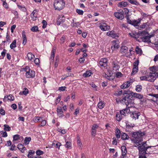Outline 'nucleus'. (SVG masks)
<instances>
[{"mask_svg":"<svg viewBox=\"0 0 158 158\" xmlns=\"http://www.w3.org/2000/svg\"><path fill=\"white\" fill-rule=\"evenodd\" d=\"M151 37V35L144 36L141 37V39L143 42L149 43L151 42L150 38Z\"/></svg>","mask_w":158,"mask_h":158,"instance_id":"nucleus-13","label":"nucleus"},{"mask_svg":"<svg viewBox=\"0 0 158 158\" xmlns=\"http://www.w3.org/2000/svg\"><path fill=\"white\" fill-rule=\"evenodd\" d=\"M65 39L66 37L65 35H63L61 37L60 39V41L61 42L60 43L61 44H63L64 43Z\"/></svg>","mask_w":158,"mask_h":158,"instance_id":"nucleus-54","label":"nucleus"},{"mask_svg":"<svg viewBox=\"0 0 158 158\" xmlns=\"http://www.w3.org/2000/svg\"><path fill=\"white\" fill-rule=\"evenodd\" d=\"M127 5L128 4L127 2L122 1L118 3V6L120 7H122L127 6Z\"/></svg>","mask_w":158,"mask_h":158,"instance_id":"nucleus-31","label":"nucleus"},{"mask_svg":"<svg viewBox=\"0 0 158 158\" xmlns=\"http://www.w3.org/2000/svg\"><path fill=\"white\" fill-rule=\"evenodd\" d=\"M123 118L122 115L121 114L120 112L117 113L116 115V118L117 120L118 121H120Z\"/></svg>","mask_w":158,"mask_h":158,"instance_id":"nucleus-35","label":"nucleus"},{"mask_svg":"<svg viewBox=\"0 0 158 158\" xmlns=\"http://www.w3.org/2000/svg\"><path fill=\"white\" fill-rule=\"evenodd\" d=\"M114 15L116 18L120 20H122L124 18V12L122 10L114 13Z\"/></svg>","mask_w":158,"mask_h":158,"instance_id":"nucleus-8","label":"nucleus"},{"mask_svg":"<svg viewBox=\"0 0 158 158\" xmlns=\"http://www.w3.org/2000/svg\"><path fill=\"white\" fill-rule=\"evenodd\" d=\"M4 130L7 131H9L10 130V127L8 125L5 124L4 125Z\"/></svg>","mask_w":158,"mask_h":158,"instance_id":"nucleus-49","label":"nucleus"},{"mask_svg":"<svg viewBox=\"0 0 158 158\" xmlns=\"http://www.w3.org/2000/svg\"><path fill=\"white\" fill-rule=\"evenodd\" d=\"M132 95L135 98H138L139 99H142L143 98V96L142 95L136 93H132Z\"/></svg>","mask_w":158,"mask_h":158,"instance_id":"nucleus-25","label":"nucleus"},{"mask_svg":"<svg viewBox=\"0 0 158 158\" xmlns=\"http://www.w3.org/2000/svg\"><path fill=\"white\" fill-rule=\"evenodd\" d=\"M31 137H26L24 139V143L26 144H28L31 141Z\"/></svg>","mask_w":158,"mask_h":158,"instance_id":"nucleus-43","label":"nucleus"},{"mask_svg":"<svg viewBox=\"0 0 158 158\" xmlns=\"http://www.w3.org/2000/svg\"><path fill=\"white\" fill-rule=\"evenodd\" d=\"M66 87L65 86L59 87L58 90L60 91H64L65 90Z\"/></svg>","mask_w":158,"mask_h":158,"instance_id":"nucleus-60","label":"nucleus"},{"mask_svg":"<svg viewBox=\"0 0 158 158\" xmlns=\"http://www.w3.org/2000/svg\"><path fill=\"white\" fill-rule=\"evenodd\" d=\"M41 124L40 125V126H41L43 127L45 125L46 122V121L45 120H43V119H42V120L41 121Z\"/></svg>","mask_w":158,"mask_h":158,"instance_id":"nucleus-61","label":"nucleus"},{"mask_svg":"<svg viewBox=\"0 0 158 158\" xmlns=\"http://www.w3.org/2000/svg\"><path fill=\"white\" fill-rule=\"evenodd\" d=\"M59 61V58L58 57L56 56V60L54 63V66L56 68L58 66V64Z\"/></svg>","mask_w":158,"mask_h":158,"instance_id":"nucleus-44","label":"nucleus"},{"mask_svg":"<svg viewBox=\"0 0 158 158\" xmlns=\"http://www.w3.org/2000/svg\"><path fill=\"white\" fill-rule=\"evenodd\" d=\"M144 132L140 131L134 132L132 133L131 140L138 146L140 145L143 141V136L144 135Z\"/></svg>","mask_w":158,"mask_h":158,"instance_id":"nucleus-2","label":"nucleus"},{"mask_svg":"<svg viewBox=\"0 0 158 158\" xmlns=\"http://www.w3.org/2000/svg\"><path fill=\"white\" fill-rule=\"evenodd\" d=\"M140 79L141 81H147V75H143L140 77Z\"/></svg>","mask_w":158,"mask_h":158,"instance_id":"nucleus-50","label":"nucleus"},{"mask_svg":"<svg viewBox=\"0 0 158 158\" xmlns=\"http://www.w3.org/2000/svg\"><path fill=\"white\" fill-rule=\"evenodd\" d=\"M146 142H143L142 145L138 147L139 152V158H146L145 156L146 154H147L146 151L150 147L146 146Z\"/></svg>","mask_w":158,"mask_h":158,"instance_id":"nucleus-3","label":"nucleus"},{"mask_svg":"<svg viewBox=\"0 0 158 158\" xmlns=\"http://www.w3.org/2000/svg\"><path fill=\"white\" fill-rule=\"evenodd\" d=\"M52 145V146L59 149L61 145V143H60L56 142L55 143H53Z\"/></svg>","mask_w":158,"mask_h":158,"instance_id":"nucleus-39","label":"nucleus"},{"mask_svg":"<svg viewBox=\"0 0 158 158\" xmlns=\"http://www.w3.org/2000/svg\"><path fill=\"white\" fill-rule=\"evenodd\" d=\"M112 66L113 70L117 71L118 70L119 66L118 63L115 62H113L112 63Z\"/></svg>","mask_w":158,"mask_h":158,"instance_id":"nucleus-24","label":"nucleus"},{"mask_svg":"<svg viewBox=\"0 0 158 158\" xmlns=\"http://www.w3.org/2000/svg\"><path fill=\"white\" fill-rule=\"evenodd\" d=\"M135 50L136 53L139 54L140 56L143 53L141 49L139 46L136 47Z\"/></svg>","mask_w":158,"mask_h":158,"instance_id":"nucleus-34","label":"nucleus"},{"mask_svg":"<svg viewBox=\"0 0 158 158\" xmlns=\"http://www.w3.org/2000/svg\"><path fill=\"white\" fill-rule=\"evenodd\" d=\"M115 136L117 139H119L121 136V132L120 130L117 128L115 130Z\"/></svg>","mask_w":158,"mask_h":158,"instance_id":"nucleus-36","label":"nucleus"},{"mask_svg":"<svg viewBox=\"0 0 158 158\" xmlns=\"http://www.w3.org/2000/svg\"><path fill=\"white\" fill-rule=\"evenodd\" d=\"M6 42H7L9 43L10 42V37L8 33H7V34H6Z\"/></svg>","mask_w":158,"mask_h":158,"instance_id":"nucleus-63","label":"nucleus"},{"mask_svg":"<svg viewBox=\"0 0 158 158\" xmlns=\"http://www.w3.org/2000/svg\"><path fill=\"white\" fill-rule=\"evenodd\" d=\"M28 153L27 155V156L28 158H32L33 157V155L35 153V152L34 151L32 150H29L28 151Z\"/></svg>","mask_w":158,"mask_h":158,"instance_id":"nucleus-29","label":"nucleus"},{"mask_svg":"<svg viewBox=\"0 0 158 158\" xmlns=\"http://www.w3.org/2000/svg\"><path fill=\"white\" fill-rule=\"evenodd\" d=\"M29 91L27 88H24L23 91V93L25 95H26L28 93Z\"/></svg>","mask_w":158,"mask_h":158,"instance_id":"nucleus-58","label":"nucleus"},{"mask_svg":"<svg viewBox=\"0 0 158 158\" xmlns=\"http://www.w3.org/2000/svg\"><path fill=\"white\" fill-rule=\"evenodd\" d=\"M43 26L42 27L43 28H45L46 27L47 25V23L46 21L45 20H43L42 21Z\"/></svg>","mask_w":158,"mask_h":158,"instance_id":"nucleus-62","label":"nucleus"},{"mask_svg":"<svg viewBox=\"0 0 158 158\" xmlns=\"http://www.w3.org/2000/svg\"><path fill=\"white\" fill-rule=\"evenodd\" d=\"M20 136L19 135H15L13 136V142H14L15 141L18 140L20 139Z\"/></svg>","mask_w":158,"mask_h":158,"instance_id":"nucleus-41","label":"nucleus"},{"mask_svg":"<svg viewBox=\"0 0 158 158\" xmlns=\"http://www.w3.org/2000/svg\"><path fill=\"white\" fill-rule=\"evenodd\" d=\"M56 51V50L55 49H54V48L52 49V51L51 55L50 58V61H51L53 62V61Z\"/></svg>","mask_w":158,"mask_h":158,"instance_id":"nucleus-32","label":"nucleus"},{"mask_svg":"<svg viewBox=\"0 0 158 158\" xmlns=\"http://www.w3.org/2000/svg\"><path fill=\"white\" fill-rule=\"evenodd\" d=\"M123 91L121 89H118L117 90L114 92V94L116 96H120L122 94Z\"/></svg>","mask_w":158,"mask_h":158,"instance_id":"nucleus-28","label":"nucleus"},{"mask_svg":"<svg viewBox=\"0 0 158 158\" xmlns=\"http://www.w3.org/2000/svg\"><path fill=\"white\" fill-rule=\"evenodd\" d=\"M141 20V19H139L137 20H132V22L131 25L134 26L135 27H138L139 26V24L140 23Z\"/></svg>","mask_w":158,"mask_h":158,"instance_id":"nucleus-18","label":"nucleus"},{"mask_svg":"<svg viewBox=\"0 0 158 158\" xmlns=\"http://www.w3.org/2000/svg\"><path fill=\"white\" fill-rule=\"evenodd\" d=\"M100 28L103 31H106L109 30L110 29V27L105 23H104L103 25H101L99 26Z\"/></svg>","mask_w":158,"mask_h":158,"instance_id":"nucleus-17","label":"nucleus"},{"mask_svg":"<svg viewBox=\"0 0 158 158\" xmlns=\"http://www.w3.org/2000/svg\"><path fill=\"white\" fill-rule=\"evenodd\" d=\"M154 69V67H152L151 69L152 72L148 73L147 74L148 81L154 82L156 79V73L155 72L153 71Z\"/></svg>","mask_w":158,"mask_h":158,"instance_id":"nucleus-5","label":"nucleus"},{"mask_svg":"<svg viewBox=\"0 0 158 158\" xmlns=\"http://www.w3.org/2000/svg\"><path fill=\"white\" fill-rule=\"evenodd\" d=\"M92 73L90 70L86 71L85 73L83 74V76L85 77H88L91 76Z\"/></svg>","mask_w":158,"mask_h":158,"instance_id":"nucleus-40","label":"nucleus"},{"mask_svg":"<svg viewBox=\"0 0 158 158\" xmlns=\"http://www.w3.org/2000/svg\"><path fill=\"white\" fill-rule=\"evenodd\" d=\"M36 153L37 156H39L40 155L43 154L44 152L40 150H38L37 151H36Z\"/></svg>","mask_w":158,"mask_h":158,"instance_id":"nucleus-55","label":"nucleus"},{"mask_svg":"<svg viewBox=\"0 0 158 158\" xmlns=\"http://www.w3.org/2000/svg\"><path fill=\"white\" fill-rule=\"evenodd\" d=\"M128 48L126 46H123L121 47L120 51V53L122 54H124V55L126 57H130L132 56L131 53L127 52Z\"/></svg>","mask_w":158,"mask_h":158,"instance_id":"nucleus-7","label":"nucleus"},{"mask_svg":"<svg viewBox=\"0 0 158 158\" xmlns=\"http://www.w3.org/2000/svg\"><path fill=\"white\" fill-rule=\"evenodd\" d=\"M131 117L133 118L136 119L138 118L139 116V113L136 111L130 112Z\"/></svg>","mask_w":158,"mask_h":158,"instance_id":"nucleus-14","label":"nucleus"},{"mask_svg":"<svg viewBox=\"0 0 158 158\" xmlns=\"http://www.w3.org/2000/svg\"><path fill=\"white\" fill-rule=\"evenodd\" d=\"M16 40H14L10 45V48L11 49H13L16 47Z\"/></svg>","mask_w":158,"mask_h":158,"instance_id":"nucleus-37","label":"nucleus"},{"mask_svg":"<svg viewBox=\"0 0 158 158\" xmlns=\"http://www.w3.org/2000/svg\"><path fill=\"white\" fill-rule=\"evenodd\" d=\"M128 1L132 4L136 6L140 5L138 0H128Z\"/></svg>","mask_w":158,"mask_h":158,"instance_id":"nucleus-33","label":"nucleus"},{"mask_svg":"<svg viewBox=\"0 0 158 158\" xmlns=\"http://www.w3.org/2000/svg\"><path fill=\"white\" fill-rule=\"evenodd\" d=\"M115 76L116 77H121L122 76V74L121 72H117L116 73Z\"/></svg>","mask_w":158,"mask_h":158,"instance_id":"nucleus-64","label":"nucleus"},{"mask_svg":"<svg viewBox=\"0 0 158 158\" xmlns=\"http://www.w3.org/2000/svg\"><path fill=\"white\" fill-rule=\"evenodd\" d=\"M14 99V97L12 95L10 94L8 96H5L3 99V101L6 102V100L13 101Z\"/></svg>","mask_w":158,"mask_h":158,"instance_id":"nucleus-21","label":"nucleus"},{"mask_svg":"<svg viewBox=\"0 0 158 158\" xmlns=\"http://www.w3.org/2000/svg\"><path fill=\"white\" fill-rule=\"evenodd\" d=\"M106 35L113 38L117 39L118 37V34L115 32L114 31H109L107 32Z\"/></svg>","mask_w":158,"mask_h":158,"instance_id":"nucleus-10","label":"nucleus"},{"mask_svg":"<svg viewBox=\"0 0 158 158\" xmlns=\"http://www.w3.org/2000/svg\"><path fill=\"white\" fill-rule=\"evenodd\" d=\"M38 11L36 10H34L31 14V17L33 21L36 20L37 18V12Z\"/></svg>","mask_w":158,"mask_h":158,"instance_id":"nucleus-19","label":"nucleus"},{"mask_svg":"<svg viewBox=\"0 0 158 158\" xmlns=\"http://www.w3.org/2000/svg\"><path fill=\"white\" fill-rule=\"evenodd\" d=\"M35 63L37 65H39L40 63V60L39 58H36L34 60Z\"/></svg>","mask_w":158,"mask_h":158,"instance_id":"nucleus-56","label":"nucleus"},{"mask_svg":"<svg viewBox=\"0 0 158 158\" xmlns=\"http://www.w3.org/2000/svg\"><path fill=\"white\" fill-rule=\"evenodd\" d=\"M131 82L130 81H128L124 82L123 85H121L120 87L123 89L127 88L131 85Z\"/></svg>","mask_w":158,"mask_h":158,"instance_id":"nucleus-16","label":"nucleus"},{"mask_svg":"<svg viewBox=\"0 0 158 158\" xmlns=\"http://www.w3.org/2000/svg\"><path fill=\"white\" fill-rule=\"evenodd\" d=\"M57 112L58 115H60L59 116L60 117H62L64 116L63 114H62L63 111L61 107L57 108Z\"/></svg>","mask_w":158,"mask_h":158,"instance_id":"nucleus-30","label":"nucleus"},{"mask_svg":"<svg viewBox=\"0 0 158 158\" xmlns=\"http://www.w3.org/2000/svg\"><path fill=\"white\" fill-rule=\"evenodd\" d=\"M126 95L124 96L123 99H116V102L119 101L123 103L124 102L126 105L127 108L120 111V112L122 115L126 116L129 112H130L132 109L134 108L135 103H134L133 100L131 99L132 98L131 95L130 94H128L126 93H125Z\"/></svg>","mask_w":158,"mask_h":158,"instance_id":"nucleus-1","label":"nucleus"},{"mask_svg":"<svg viewBox=\"0 0 158 158\" xmlns=\"http://www.w3.org/2000/svg\"><path fill=\"white\" fill-rule=\"evenodd\" d=\"M138 70V68L133 67L132 72L131 74L132 75H134L137 72Z\"/></svg>","mask_w":158,"mask_h":158,"instance_id":"nucleus-42","label":"nucleus"},{"mask_svg":"<svg viewBox=\"0 0 158 158\" xmlns=\"http://www.w3.org/2000/svg\"><path fill=\"white\" fill-rule=\"evenodd\" d=\"M139 64V60H136L133 64V67L138 68V65Z\"/></svg>","mask_w":158,"mask_h":158,"instance_id":"nucleus-57","label":"nucleus"},{"mask_svg":"<svg viewBox=\"0 0 158 158\" xmlns=\"http://www.w3.org/2000/svg\"><path fill=\"white\" fill-rule=\"evenodd\" d=\"M122 150V155L121 156V158H124L127 153L126 147L125 146H123L121 147Z\"/></svg>","mask_w":158,"mask_h":158,"instance_id":"nucleus-12","label":"nucleus"},{"mask_svg":"<svg viewBox=\"0 0 158 158\" xmlns=\"http://www.w3.org/2000/svg\"><path fill=\"white\" fill-rule=\"evenodd\" d=\"M72 146V144L70 141H66V144L65 145V146L66 148H69L71 147Z\"/></svg>","mask_w":158,"mask_h":158,"instance_id":"nucleus-46","label":"nucleus"},{"mask_svg":"<svg viewBox=\"0 0 158 158\" xmlns=\"http://www.w3.org/2000/svg\"><path fill=\"white\" fill-rule=\"evenodd\" d=\"M80 23L78 22H75L74 23H72L71 26L73 27H77L80 25Z\"/></svg>","mask_w":158,"mask_h":158,"instance_id":"nucleus-51","label":"nucleus"},{"mask_svg":"<svg viewBox=\"0 0 158 158\" xmlns=\"http://www.w3.org/2000/svg\"><path fill=\"white\" fill-rule=\"evenodd\" d=\"M17 147L23 153L24 151L26 149V148L24 146V145L21 143L19 144Z\"/></svg>","mask_w":158,"mask_h":158,"instance_id":"nucleus-22","label":"nucleus"},{"mask_svg":"<svg viewBox=\"0 0 158 158\" xmlns=\"http://www.w3.org/2000/svg\"><path fill=\"white\" fill-rule=\"evenodd\" d=\"M65 3L63 0H55L53 3V6L55 10H60L65 6Z\"/></svg>","mask_w":158,"mask_h":158,"instance_id":"nucleus-4","label":"nucleus"},{"mask_svg":"<svg viewBox=\"0 0 158 158\" xmlns=\"http://www.w3.org/2000/svg\"><path fill=\"white\" fill-rule=\"evenodd\" d=\"M112 45L111 48L113 51L116 50L119 47V42L118 40H113L112 42Z\"/></svg>","mask_w":158,"mask_h":158,"instance_id":"nucleus-9","label":"nucleus"},{"mask_svg":"<svg viewBox=\"0 0 158 158\" xmlns=\"http://www.w3.org/2000/svg\"><path fill=\"white\" fill-rule=\"evenodd\" d=\"M112 73L109 71H107L106 73H104L103 75L108 80H113V77L112 76Z\"/></svg>","mask_w":158,"mask_h":158,"instance_id":"nucleus-15","label":"nucleus"},{"mask_svg":"<svg viewBox=\"0 0 158 158\" xmlns=\"http://www.w3.org/2000/svg\"><path fill=\"white\" fill-rule=\"evenodd\" d=\"M12 12L13 13V14L15 15V18H19V14H18V13L17 11L16 10H13Z\"/></svg>","mask_w":158,"mask_h":158,"instance_id":"nucleus-59","label":"nucleus"},{"mask_svg":"<svg viewBox=\"0 0 158 158\" xmlns=\"http://www.w3.org/2000/svg\"><path fill=\"white\" fill-rule=\"evenodd\" d=\"M27 57L29 60L33 61L35 58V56L31 52H29L27 54Z\"/></svg>","mask_w":158,"mask_h":158,"instance_id":"nucleus-27","label":"nucleus"},{"mask_svg":"<svg viewBox=\"0 0 158 158\" xmlns=\"http://www.w3.org/2000/svg\"><path fill=\"white\" fill-rule=\"evenodd\" d=\"M148 25L147 23H144L142 25H140L139 27L140 28L143 29L146 27L147 26H148Z\"/></svg>","mask_w":158,"mask_h":158,"instance_id":"nucleus-53","label":"nucleus"},{"mask_svg":"<svg viewBox=\"0 0 158 158\" xmlns=\"http://www.w3.org/2000/svg\"><path fill=\"white\" fill-rule=\"evenodd\" d=\"M22 36L23 39V44L24 45L26 44L27 40L26 36V33L24 31H23L22 32Z\"/></svg>","mask_w":158,"mask_h":158,"instance_id":"nucleus-23","label":"nucleus"},{"mask_svg":"<svg viewBox=\"0 0 158 158\" xmlns=\"http://www.w3.org/2000/svg\"><path fill=\"white\" fill-rule=\"evenodd\" d=\"M24 71L26 72L25 76L27 78H33L35 76V72L30 69L28 66H26L24 68Z\"/></svg>","mask_w":158,"mask_h":158,"instance_id":"nucleus-6","label":"nucleus"},{"mask_svg":"<svg viewBox=\"0 0 158 158\" xmlns=\"http://www.w3.org/2000/svg\"><path fill=\"white\" fill-rule=\"evenodd\" d=\"M99 102L98 104V106L100 109H102L103 108L105 105V103L104 101L101 100L100 98L99 99Z\"/></svg>","mask_w":158,"mask_h":158,"instance_id":"nucleus-20","label":"nucleus"},{"mask_svg":"<svg viewBox=\"0 0 158 158\" xmlns=\"http://www.w3.org/2000/svg\"><path fill=\"white\" fill-rule=\"evenodd\" d=\"M38 28L37 26L33 27L31 29V30L33 32L37 31H38Z\"/></svg>","mask_w":158,"mask_h":158,"instance_id":"nucleus-47","label":"nucleus"},{"mask_svg":"<svg viewBox=\"0 0 158 158\" xmlns=\"http://www.w3.org/2000/svg\"><path fill=\"white\" fill-rule=\"evenodd\" d=\"M142 89V86L140 85H137L136 86L135 90L138 92H140Z\"/></svg>","mask_w":158,"mask_h":158,"instance_id":"nucleus-45","label":"nucleus"},{"mask_svg":"<svg viewBox=\"0 0 158 158\" xmlns=\"http://www.w3.org/2000/svg\"><path fill=\"white\" fill-rule=\"evenodd\" d=\"M107 60L106 58H102L99 61V65L102 67H105L107 65Z\"/></svg>","mask_w":158,"mask_h":158,"instance_id":"nucleus-11","label":"nucleus"},{"mask_svg":"<svg viewBox=\"0 0 158 158\" xmlns=\"http://www.w3.org/2000/svg\"><path fill=\"white\" fill-rule=\"evenodd\" d=\"M129 138V136L127 134L123 133L121 135V139L123 140H126Z\"/></svg>","mask_w":158,"mask_h":158,"instance_id":"nucleus-38","label":"nucleus"},{"mask_svg":"<svg viewBox=\"0 0 158 158\" xmlns=\"http://www.w3.org/2000/svg\"><path fill=\"white\" fill-rule=\"evenodd\" d=\"M18 6L20 9L23 11L25 12L26 11V9L24 7H23L20 5H18Z\"/></svg>","mask_w":158,"mask_h":158,"instance_id":"nucleus-52","label":"nucleus"},{"mask_svg":"<svg viewBox=\"0 0 158 158\" xmlns=\"http://www.w3.org/2000/svg\"><path fill=\"white\" fill-rule=\"evenodd\" d=\"M149 95L153 97L152 99L153 101L155 102L158 101V94H150Z\"/></svg>","mask_w":158,"mask_h":158,"instance_id":"nucleus-26","label":"nucleus"},{"mask_svg":"<svg viewBox=\"0 0 158 158\" xmlns=\"http://www.w3.org/2000/svg\"><path fill=\"white\" fill-rule=\"evenodd\" d=\"M42 118L40 117L37 116L35 117V120L34 121L38 122L40 121H41L42 120Z\"/></svg>","mask_w":158,"mask_h":158,"instance_id":"nucleus-48","label":"nucleus"}]
</instances>
